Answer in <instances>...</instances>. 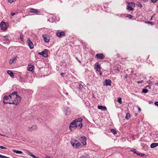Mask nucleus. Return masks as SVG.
I'll use <instances>...</instances> for the list:
<instances>
[{
  "mask_svg": "<svg viewBox=\"0 0 158 158\" xmlns=\"http://www.w3.org/2000/svg\"><path fill=\"white\" fill-rule=\"evenodd\" d=\"M79 142L77 140H74V143L72 142L73 146L74 148H79L81 146V143L83 145H85L86 144V139L85 136H81L79 139Z\"/></svg>",
  "mask_w": 158,
  "mask_h": 158,
  "instance_id": "f257e3e1",
  "label": "nucleus"
},
{
  "mask_svg": "<svg viewBox=\"0 0 158 158\" xmlns=\"http://www.w3.org/2000/svg\"><path fill=\"white\" fill-rule=\"evenodd\" d=\"M11 99V95H10L8 96H5L3 98V102L4 104H7V103H9L10 104H15V102H10V101Z\"/></svg>",
  "mask_w": 158,
  "mask_h": 158,
  "instance_id": "f03ea898",
  "label": "nucleus"
},
{
  "mask_svg": "<svg viewBox=\"0 0 158 158\" xmlns=\"http://www.w3.org/2000/svg\"><path fill=\"white\" fill-rule=\"evenodd\" d=\"M82 120V118H79L73 121L74 122V124H75L76 127L78 128L79 129H81L82 127V125L81 123Z\"/></svg>",
  "mask_w": 158,
  "mask_h": 158,
  "instance_id": "7ed1b4c3",
  "label": "nucleus"
},
{
  "mask_svg": "<svg viewBox=\"0 0 158 158\" xmlns=\"http://www.w3.org/2000/svg\"><path fill=\"white\" fill-rule=\"evenodd\" d=\"M1 28L3 30H6L8 27L6 23L5 22L2 21L0 24Z\"/></svg>",
  "mask_w": 158,
  "mask_h": 158,
  "instance_id": "20e7f679",
  "label": "nucleus"
},
{
  "mask_svg": "<svg viewBox=\"0 0 158 158\" xmlns=\"http://www.w3.org/2000/svg\"><path fill=\"white\" fill-rule=\"evenodd\" d=\"M74 122L72 121L70 124L69 129L71 131L74 130L77 128L75 124H74Z\"/></svg>",
  "mask_w": 158,
  "mask_h": 158,
  "instance_id": "39448f33",
  "label": "nucleus"
},
{
  "mask_svg": "<svg viewBox=\"0 0 158 158\" xmlns=\"http://www.w3.org/2000/svg\"><path fill=\"white\" fill-rule=\"evenodd\" d=\"M39 54L44 57H47L48 56V51L47 49H45L42 52H39Z\"/></svg>",
  "mask_w": 158,
  "mask_h": 158,
  "instance_id": "423d86ee",
  "label": "nucleus"
},
{
  "mask_svg": "<svg viewBox=\"0 0 158 158\" xmlns=\"http://www.w3.org/2000/svg\"><path fill=\"white\" fill-rule=\"evenodd\" d=\"M111 82L110 79H106L105 81L103 82V85L106 86H111Z\"/></svg>",
  "mask_w": 158,
  "mask_h": 158,
  "instance_id": "0eeeda50",
  "label": "nucleus"
},
{
  "mask_svg": "<svg viewBox=\"0 0 158 158\" xmlns=\"http://www.w3.org/2000/svg\"><path fill=\"white\" fill-rule=\"evenodd\" d=\"M16 97L15 100L14 102H15V103L16 105H17L19 104L21 101V98L18 95V94L16 95Z\"/></svg>",
  "mask_w": 158,
  "mask_h": 158,
  "instance_id": "6e6552de",
  "label": "nucleus"
},
{
  "mask_svg": "<svg viewBox=\"0 0 158 158\" xmlns=\"http://www.w3.org/2000/svg\"><path fill=\"white\" fill-rule=\"evenodd\" d=\"M56 35L59 37H61L65 35V33L63 31L58 32L56 34Z\"/></svg>",
  "mask_w": 158,
  "mask_h": 158,
  "instance_id": "1a4fd4ad",
  "label": "nucleus"
},
{
  "mask_svg": "<svg viewBox=\"0 0 158 158\" xmlns=\"http://www.w3.org/2000/svg\"><path fill=\"white\" fill-rule=\"evenodd\" d=\"M96 56L97 58L100 60H102L103 59L104 57V56L103 53H98L96 54Z\"/></svg>",
  "mask_w": 158,
  "mask_h": 158,
  "instance_id": "9d476101",
  "label": "nucleus"
},
{
  "mask_svg": "<svg viewBox=\"0 0 158 158\" xmlns=\"http://www.w3.org/2000/svg\"><path fill=\"white\" fill-rule=\"evenodd\" d=\"M27 42L30 48L31 49H33L34 48V45L31 40H27Z\"/></svg>",
  "mask_w": 158,
  "mask_h": 158,
  "instance_id": "9b49d317",
  "label": "nucleus"
},
{
  "mask_svg": "<svg viewBox=\"0 0 158 158\" xmlns=\"http://www.w3.org/2000/svg\"><path fill=\"white\" fill-rule=\"evenodd\" d=\"M43 38L44 41L46 42H48L49 41V38L47 35H43Z\"/></svg>",
  "mask_w": 158,
  "mask_h": 158,
  "instance_id": "f8f14e48",
  "label": "nucleus"
},
{
  "mask_svg": "<svg viewBox=\"0 0 158 158\" xmlns=\"http://www.w3.org/2000/svg\"><path fill=\"white\" fill-rule=\"evenodd\" d=\"M130 151L136 154L138 156H144L145 154L142 153H138L136 151V149H134L132 150H130Z\"/></svg>",
  "mask_w": 158,
  "mask_h": 158,
  "instance_id": "ddd939ff",
  "label": "nucleus"
},
{
  "mask_svg": "<svg viewBox=\"0 0 158 158\" xmlns=\"http://www.w3.org/2000/svg\"><path fill=\"white\" fill-rule=\"evenodd\" d=\"M30 12L31 13H35L37 15L39 14L40 13L39 11L33 8H31L30 10Z\"/></svg>",
  "mask_w": 158,
  "mask_h": 158,
  "instance_id": "4468645a",
  "label": "nucleus"
},
{
  "mask_svg": "<svg viewBox=\"0 0 158 158\" xmlns=\"http://www.w3.org/2000/svg\"><path fill=\"white\" fill-rule=\"evenodd\" d=\"M37 128L36 125H33L31 127H29L28 131H31L33 130H36L37 129Z\"/></svg>",
  "mask_w": 158,
  "mask_h": 158,
  "instance_id": "2eb2a0df",
  "label": "nucleus"
},
{
  "mask_svg": "<svg viewBox=\"0 0 158 158\" xmlns=\"http://www.w3.org/2000/svg\"><path fill=\"white\" fill-rule=\"evenodd\" d=\"M95 69L97 71H100V65L98 63H97L96 64L95 66Z\"/></svg>",
  "mask_w": 158,
  "mask_h": 158,
  "instance_id": "dca6fc26",
  "label": "nucleus"
},
{
  "mask_svg": "<svg viewBox=\"0 0 158 158\" xmlns=\"http://www.w3.org/2000/svg\"><path fill=\"white\" fill-rule=\"evenodd\" d=\"M98 108L102 111L106 110L107 109L106 107L105 106H98Z\"/></svg>",
  "mask_w": 158,
  "mask_h": 158,
  "instance_id": "f3484780",
  "label": "nucleus"
},
{
  "mask_svg": "<svg viewBox=\"0 0 158 158\" xmlns=\"http://www.w3.org/2000/svg\"><path fill=\"white\" fill-rule=\"evenodd\" d=\"M17 59L16 57H14V59L12 60H10L9 61V64H12L13 63H15L16 62V60Z\"/></svg>",
  "mask_w": 158,
  "mask_h": 158,
  "instance_id": "a211bd4d",
  "label": "nucleus"
},
{
  "mask_svg": "<svg viewBox=\"0 0 158 158\" xmlns=\"http://www.w3.org/2000/svg\"><path fill=\"white\" fill-rule=\"evenodd\" d=\"M7 73L9 74L12 77H14V74H13V72L10 70H9L7 71Z\"/></svg>",
  "mask_w": 158,
  "mask_h": 158,
  "instance_id": "6ab92c4d",
  "label": "nucleus"
},
{
  "mask_svg": "<svg viewBox=\"0 0 158 158\" xmlns=\"http://www.w3.org/2000/svg\"><path fill=\"white\" fill-rule=\"evenodd\" d=\"M158 146V143H152L151 145V148H154Z\"/></svg>",
  "mask_w": 158,
  "mask_h": 158,
  "instance_id": "aec40b11",
  "label": "nucleus"
},
{
  "mask_svg": "<svg viewBox=\"0 0 158 158\" xmlns=\"http://www.w3.org/2000/svg\"><path fill=\"white\" fill-rule=\"evenodd\" d=\"M33 67L32 65H29L27 68V70L28 71H31L33 70Z\"/></svg>",
  "mask_w": 158,
  "mask_h": 158,
  "instance_id": "412c9836",
  "label": "nucleus"
},
{
  "mask_svg": "<svg viewBox=\"0 0 158 158\" xmlns=\"http://www.w3.org/2000/svg\"><path fill=\"white\" fill-rule=\"evenodd\" d=\"M127 10H129V11H131L132 10L134 9L132 8L131 6H129V5H128L127 7Z\"/></svg>",
  "mask_w": 158,
  "mask_h": 158,
  "instance_id": "4be33fe9",
  "label": "nucleus"
},
{
  "mask_svg": "<svg viewBox=\"0 0 158 158\" xmlns=\"http://www.w3.org/2000/svg\"><path fill=\"white\" fill-rule=\"evenodd\" d=\"M125 118L127 120H129L131 118L130 115L129 113H127L126 114Z\"/></svg>",
  "mask_w": 158,
  "mask_h": 158,
  "instance_id": "5701e85b",
  "label": "nucleus"
},
{
  "mask_svg": "<svg viewBox=\"0 0 158 158\" xmlns=\"http://www.w3.org/2000/svg\"><path fill=\"white\" fill-rule=\"evenodd\" d=\"M13 152L17 154H21L22 153V152L21 151H17L15 150H13Z\"/></svg>",
  "mask_w": 158,
  "mask_h": 158,
  "instance_id": "b1692460",
  "label": "nucleus"
},
{
  "mask_svg": "<svg viewBox=\"0 0 158 158\" xmlns=\"http://www.w3.org/2000/svg\"><path fill=\"white\" fill-rule=\"evenodd\" d=\"M111 131L114 134H116L117 133L115 129H111Z\"/></svg>",
  "mask_w": 158,
  "mask_h": 158,
  "instance_id": "393cba45",
  "label": "nucleus"
},
{
  "mask_svg": "<svg viewBox=\"0 0 158 158\" xmlns=\"http://www.w3.org/2000/svg\"><path fill=\"white\" fill-rule=\"evenodd\" d=\"M128 5H131V6H135V4L134 2H128Z\"/></svg>",
  "mask_w": 158,
  "mask_h": 158,
  "instance_id": "a878e982",
  "label": "nucleus"
},
{
  "mask_svg": "<svg viewBox=\"0 0 158 158\" xmlns=\"http://www.w3.org/2000/svg\"><path fill=\"white\" fill-rule=\"evenodd\" d=\"M79 88L80 89H82L83 87V85H82L81 83H79Z\"/></svg>",
  "mask_w": 158,
  "mask_h": 158,
  "instance_id": "bb28decb",
  "label": "nucleus"
},
{
  "mask_svg": "<svg viewBox=\"0 0 158 158\" xmlns=\"http://www.w3.org/2000/svg\"><path fill=\"white\" fill-rule=\"evenodd\" d=\"M126 17L128 18L129 19H131L133 17V16L130 15H128Z\"/></svg>",
  "mask_w": 158,
  "mask_h": 158,
  "instance_id": "cd10ccee",
  "label": "nucleus"
},
{
  "mask_svg": "<svg viewBox=\"0 0 158 158\" xmlns=\"http://www.w3.org/2000/svg\"><path fill=\"white\" fill-rule=\"evenodd\" d=\"M148 90L146 89H143L142 92L144 93H147L148 92Z\"/></svg>",
  "mask_w": 158,
  "mask_h": 158,
  "instance_id": "c85d7f7f",
  "label": "nucleus"
},
{
  "mask_svg": "<svg viewBox=\"0 0 158 158\" xmlns=\"http://www.w3.org/2000/svg\"><path fill=\"white\" fill-rule=\"evenodd\" d=\"M145 23L148 24H150L152 25H153L154 24L151 21H145Z\"/></svg>",
  "mask_w": 158,
  "mask_h": 158,
  "instance_id": "c756f323",
  "label": "nucleus"
},
{
  "mask_svg": "<svg viewBox=\"0 0 158 158\" xmlns=\"http://www.w3.org/2000/svg\"><path fill=\"white\" fill-rule=\"evenodd\" d=\"M118 102L121 104L122 103V98H118L117 99Z\"/></svg>",
  "mask_w": 158,
  "mask_h": 158,
  "instance_id": "7c9ffc66",
  "label": "nucleus"
},
{
  "mask_svg": "<svg viewBox=\"0 0 158 158\" xmlns=\"http://www.w3.org/2000/svg\"><path fill=\"white\" fill-rule=\"evenodd\" d=\"M0 158H10V157H6V156L2 155L0 154Z\"/></svg>",
  "mask_w": 158,
  "mask_h": 158,
  "instance_id": "2f4dec72",
  "label": "nucleus"
},
{
  "mask_svg": "<svg viewBox=\"0 0 158 158\" xmlns=\"http://www.w3.org/2000/svg\"><path fill=\"white\" fill-rule=\"evenodd\" d=\"M17 94V92H14L11 95H11H16Z\"/></svg>",
  "mask_w": 158,
  "mask_h": 158,
  "instance_id": "473e14b6",
  "label": "nucleus"
},
{
  "mask_svg": "<svg viewBox=\"0 0 158 158\" xmlns=\"http://www.w3.org/2000/svg\"><path fill=\"white\" fill-rule=\"evenodd\" d=\"M0 148H1L2 149H6L7 148L5 147H4L3 146H0Z\"/></svg>",
  "mask_w": 158,
  "mask_h": 158,
  "instance_id": "72a5a7b5",
  "label": "nucleus"
},
{
  "mask_svg": "<svg viewBox=\"0 0 158 158\" xmlns=\"http://www.w3.org/2000/svg\"><path fill=\"white\" fill-rule=\"evenodd\" d=\"M16 0H8V2L10 3H12L13 2H14Z\"/></svg>",
  "mask_w": 158,
  "mask_h": 158,
  "instance_id": "f704fd0d",
  "label": "nucleus"
},
{
  "mask_svg": "<svg viewBox=\"0 0 158 158\" xmlns=\"http://www.w3.org/2000/svg\"><path fill=\"white\" fill-rule=\"evenodd\" d=\"M20 39L21 41H23V38L22 36V35H20Z\"/></svg>",
  "mask_w": 158,
  "mask_h": 158,
  "instance_id": "c9c22d12",
  "label": "nucleus"
},
{
  "mask_svg": "<svg viewBox=\"0 0 158 158\" xmlns=\"http://www.w3.org/2000/svg\"><path fill=\"white\" fill-rule=\"evenodd\" d=\"M29 155H30L31 156L33 157V156H35L31 152H30V154H29Z\"/></svg>",
  "mask_w": 158,
  "mask_h": 158,
  "instance_id": "e433bc0d",
  "label": "nucleus"
},
{
  "mask_svg": "<svg viewBox=\"0 0 158 158\" xmlns=\"http://www.w3.org/2000/svg\"><path fill=\"white\" fill-rule=\"evenodd\" d=\"M157 1H158V0H151V2L153 3L156 2Z\"/></svg>",
  "mask_w": 158,
  "mask_h": 158,
  "instance_id": "4c0bfd02",
  "label": "nucleus"
},
{
  "mask_svg": "<svg viewBox=\"0 0 158 158\" xmlns=\"http://www.w3.org/2000/svg\"><path fill=\"white\" fill-rule=\"evenodd\" d=\"M155 104L158 106V102H156L154 103Z\"/></svg>",
  "mask_w": 158,
  "mask_h": 158,
  "instance_id": "58836bf2",
  "label": "nucleus"
},
{
  "mask_svg": "<svg viewBox=\"0 0 158 158\" xmlns=\"http://www.w3.org/2000/svg\"><path fill=\"white\" fill-rule=\"evenodd\" d=\"M143 81L142 80H141V81H138L137 82V83H143Z\"/></svg>",
  "mask_w": 158,
  "mask_h": 158,
  "instance_id": "ea45409f",
  "label": "nucleus"
},
{
  "mask_svg": "<svg viewBox=\"0 0 158 158\" xmlns=\"http://www.w3.org/2000/svg\"><path fill=\"white\" fill-rule=\"evenodd\" d=\"M152 83V82L151 81H148V83L149 84H151Z\"/></svg>",
  "mask_w": 158,
  "mask_h": 158,
  "instance_id": "a19ab883",
  "label": "nucleus"
},
{
  "mask_svg": "<svg viewBox=\"0 0 158 158\" xmlns=\"http://www.w3.org/2000/svg\"><path fill=\"white\" fill-rule=\"evenodd\" d=\"M15 15V13H13V12H12L11 13V15H12V16H13L14 15Z\"/></svg>",
  "mask_w": 158,
  "mask_h": 158,
  "instance_id": "79ce46f5",
  "label": "nucleus"
},
{
  "mask_svg": "<svg viewBox=\"0 0 158 158\" xmlns=\"http://www.w3.org/2000/svg\"><path fill=\"white\" fill-rule=\"evenodd\" d=\"M127 75H125V76L124 77L126 78H127Z\"/></svg>",
  "mask_w": 158,
  "mask_h": 158,
  "instance_id": "37998d69",
  "label": "nucleus"
},
{
  "mask_svg": "<svg viewBox=\"0 0 158 158\" xmlns=\"http://www.w3.org/2000/svg\"><path fill=\"white\" fill-rule=\"evenodd\" d=\"M138 110L139 111H140L141 110V109L139 107H138Z\"/></svg>",
  "mask_w": 158,
  "mask_h": 158,
  "instance_id": "c03bdc74",
  "label": "nucleus"
},
{
  "mask_svg": "<svg viewBox=\"0 0 158 158\" xmlns=\"http://www.w3.org/2000/svg\"><path fill=\"white\" fill-rule=\"evenodd\" d=\"M64 73H62L61 74V75L62 76H63L64 75Z\"/></svg>",
  "mask_w": 158,
  "mask_h": 158,
  "instance_id": "a18cd8bd",
  "label": "nucleus"
},
{
  "mask_svg": "<svg viewBox=\"0 0 158 158\" xmlns=\"http://www.w3.org/2000/svg\"><path fill=\"white\" fill-rule=\"evenodd\" d=\"M30 152H30L27 151V153L29 155V154H30Z\"/></svg>",
  "mask_w": 158,
  "mask_h": 158,
  "instance_id": "49530a36",
  "label": "nucleus"
},
{
  "mask_svg": "<svg viewBox=\"0 0 158 158\" xmlns=\"http://www.w3.org/2000/svg\"><path fill=\"white\" fill-rule=\"evenodd\" d=\"M30 152H30L27 151V153L29 155V154H30Z\"/></svg>",
  "mask_w": 158,
  "mask_h": 158,
  "instance_id": "de8ad7c7",
  "label": "nucleus"
},
{
  "mask_svg": "<svg viewBox=\"0 0 158 158\" xmlns=\"http://www.w3.org/2000/svg\"><path fill=\"white\" fill-rule=\"evenodd\" d=\"M139 6L140 7H142V5L141 4H140V5Z\"/></svg>",
  "mask_w": 158,
  "mask_h": 158,
  "instance_id": "09e8293b",
  "label": "nucleus"
},
{
  "mask_svg": "<svg viewBox=\"0 0 158 158\" xmlns=\"http://www.w3.org/2000/svg\"><path fill=\"white\" fill-rule=\"evenodd\" d=\"M33 158H39V157H36L35 156H33Z\"/></svg>",
  "mask_w": 158,
  "mask_h": 158,
  "instance_id": "8fccbe9b",
  "label": "nucleus"
},
{
  "mask_svg": "<svg viewBox=\"0 0 158 158\" xmlns=\"http://www.w3.org/2000/svg\"><path fill=\"white\" fill-rule=\"evenodd\" d=\"M155 85L158 86V82L155 84Z\"/></svg>",
  "mask_w": 158,
  "mask_h": 158,
  "instance_id": "3c124183",
  "label": "nucleus"
},
{
  "mask_svg": "<svg viewBox=\"0 0 158 158\" xmlns=\"http://www.w3.org/2000/svg\"><path fill=\"white\" fill-rule=\"evenodd\" d=\"M152 18H153V16H152L151 17V19H150V20H152Z\"/></svg>",
  "mask_w": 158,
  "mask_h": 158,
  "instance_id": "603ef678",
  "label": "nucleus"
},
{
  "mask_svg": "<svg viewBox=\"0 0 158 158\" xmlns=\"http://www.w3.org/2000/svg\"><path fill=\"white\" fill-rule=\"evenodd\" d=\"M100 75H102V73L100 72Z\"/></svg>",
  "mask_w": 158,
  "mask_h": 158,
  "instance_id": "864d4df0",
  "label": "nucleus"
},
{
  "mask_svg": "<svg viewBox=\"0 0 158 158\" xmlns=\"http://www.w3.org/2000/svg\"><path fill=\"white\" fill-rule=\"evenodd\" d=\"M150 86H149V85H148V87H149V88H151Z\"/></svg>",
  "mask_w": 158,
  "mask_h": 158,
  "instance_id": "5fc2aeb1",
  "label": "nucleus"
},
{
  "mask_svg": "<svg viewBox=\"0 0 158 158\" xmlns=\"http://www.w3.org/2000/svg\"><path fill=\"white\" fill-rule=\"evenodd\" d=\"M65 94H66V95H68V93H66Z\"/></svg>",
  "mask_w": 158,
  "mask_h": 158,
  "instance_id": "6e6d98bb",
  "label": "nucleus"
},
{
  "mask_svg": "<svg viewBox=\"0 0 158 158\" xmlns=\"http://www.w3.org/2000/svg\"><path fill=\"white\" fill-rule=\"evenodd\" d=\"M0 135H2V134H0Z\"/></svg>",
  "mask_w": 158,
  "mask_h": 158,
  "instance_id": "4d7b16f0",
  "label": "nucleus"
},
{
  "mask_svg": "<svg viewBox=\"0 0 158 158\" xmlns=\"http://www.w3.org/2000/svg\"><path fill=\"white\" fill-rule=\"evenodd\" d=\"M6 40H7V38H6Z\"/></svg>",
  "mask_w": 158,
  "mask_h": 158,
  "instance_id": "13d9d810",
  "label": "nucleus"
},
{
  "mask_svg": "<svg viewBox=\"0 0 158 158\" xmlns=\"http://www.w3.org/2000/svg\"><path fill=\"white\" fill-rule=\"evenodd\" d=\"M79 61V62L80 63H81V62H80V61Z\"/></svg>",
  "mask_w": 158,
  "mask_h": 158,
  "instance_id": "bf43d9fd",
  "label": "nucleus"
}]
</instances>
